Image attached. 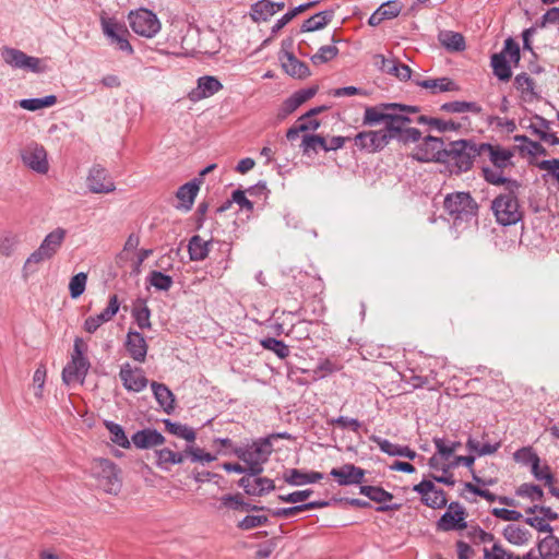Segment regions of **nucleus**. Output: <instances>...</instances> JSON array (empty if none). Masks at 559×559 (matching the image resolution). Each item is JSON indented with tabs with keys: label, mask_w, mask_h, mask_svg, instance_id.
Returning a JSON list of instances; mask_svg holds the SVG:
<instances>
[{
	"label": "nucleus",
	"mask_w": 559,
	"mask_h": 559,
	"mask_svg": "<svg viewBox=\"0 0 559 559\" xmlns=\"http://www.w3.org/2000/svg\"><path fill=\"white\" fill-rule=\"evenodd\" d=\"M421 501L427 507L441 509L447 504L445 492L442 489H438L436 486H433V489L428 493V496L421 498Z\"/></svg>",
	"instance_id": "6e6d98bb"
},
{
	"label": "nucleus",
	"mask_w": 559,
	"mask_h": 559,
	"mask_svg": "<svg viewBox=\"0 0 559 559\" xmlns=\"http://www.w3.org/2000/svg\"><path fill=\"white\" fill-rule=\"evenodd\" d=\"M480 157H488L496 168L503 169L511 164L513 153L488 143H480Z\"/></svg>",
	"instance_id": "aec40b11"
},
{
	"label": "nucleus",
	"mask_w": 559,
	"mask_h": 559,
	"mask_svg": "<svg viewBox=\"0 0 559 559\" xmlns=\"http://www.w3.org/2000/svg\"><path fill=\"white\" fill-rule=\"evenodd\" d=\"M157 464L162 467H167V465L181 464L185 460L183 454L174 452L170 449H162L157 450Z\"/></svg>",
	"instance_id": "8fccbe9b"
},
{
	"label": "nucleus",
	"mask_w": 559,
	"mask_h": 559,
	"mask_svg": "<svg viewBox=\"0 0 559 559\" xmlns=\"http://www.w3.org/2000/svg\"><path fill=\"white\" fill-rule=\"evenodd\" d=\"M329 506L328 501H311L288 508L267 509V511L275 518H292L307 510L320 509Z\"/></svg>",
	"instance_id": "bb28decb"
},
{
	"label": "nucleus",
	"mask_w": 559,
	"mask_h": 559,
	"mask_svg": "<svg viewBox=\"0 0 559 559\" xmlns=\"http://www.w3.org/2000/svg\"><path fill=\"white\" fill-rule=\"evenodd\" d=\"M131 440L139 449H148L165 442L164 436L155 429H143L136 431L132 436Z\"/></svg>",
	"instance_id": "393cba45"
},
{
	"label": "nucleus",
	"mask_w": 559,
	"mask_h": 559,
	"mask_svg": "<svg viewBox=\"0 0 559 559\" xmlns=\"http://www.w3.org/2000/svg\"><path fill=\"white\" fill-rule=\"evenodd\" d=\"M514 141L519 143L516 148L522 155L546 154V150L538 142L530 140L526 135H515Z\"/></svg>",
	"instance_id": "c9c22d12"
},
{
	"label": "nucleus",
	"mask_w": 559,
	"mask_h": 559,
	"mask_svg": "<svg viewBox=\"0 0 559 559\" xmlns=\"http://www.w3.org/2000/svg\"><path fill=\"white\" fill-rule=\"evenodd\" d=\"M283 61V68L292 76L306 78L309 75V68L306 63L299 61L294 55L287 53Z\"/></svg>",
	"instance_id": "ea45409f"
},
{
	"label": "nucleus",
	"mask_w": 559,
	"mask_h": 559,
	"mask_svg": "<svg viewBox=\"0 0 559 559\" xmlns=\"http://www.w3.org/2000/svg\"><path fill=\"white\" fill-rule=\"evenodd\" d=\"M222 88L223 85L217 78L204 75L198 79L197 87L191 91L189 97L191 100H200L213 96Z\"/></svg>",
	"instance_id": "412c9836"
},
{
	"label": "nucleus",
	"mask_w": 559,
	"mask_h": 559,
	"mask_svg": "<svg viewBox=\"0 0 559 559\" xmlns=\"http://www.w3.org/2000/svg\"><path fill=\"white\" fill-rule=\"evenodd\" d=\"M252 490H247V495L261 497L275 489L274 480L267 477L253 476Z\"/></svg>",
	"instance_id": "37998d69"
},
{
	"label": "nucleus",
	"mask_w": 559,
	"mask_h": 559,
	"mask_svg": "<svg viewBox=\"0 0 559 559\" xmlns=\"http://www.w3.org/2000/svg\"><path fill=\"white\" fill-rule=\"evenodd\" d=\"M440 109L442 111L452 112V114H463V112H473L479 114L481 111V107L474 102H449L441 105Z\"/></svg>",
	"instance_id": "4c0bfd02"
},
{
	"label": "nucleus",
	"mask_w": 559,
	"mask_h": 559,
	"mask_svg": "<svg viewBox=\"0 0 559 559\" xmlns=\"http://www.w3.org/2000/svg\"><path fill=\"white\" fill-rule=\"evenodd\" d=\"M513 457L518 463L531 465L532 472H535L537 469V463H540L539 456L530 447L516 450Z\"/></svg>",
	"instance_id": "a18cd8bd"
},
{
	"label": "nucleus",
	"mask_w": 559,
	"mask_h": 559,
	"mask_svg": "<svg viewBox=\"0 0 559 559\" xmlns=\"http://www.w3.org/2000/svg\"><path fill=\"white\" fill-rule=\"evenodd\" d=\"M483 174H484L485 180L491 185L499 186V185L508 182L511 186H518L515 181L508 180L506 177H503L502 169H499V168L493 169L490 167H483Z\"/></svg>",
	"instance_id": "13d9d810"
},
{
	"label": "nucleus",
	"mask_w": 559,
	"mask_h": 559,
	"mask_svg": "<svg viewBox=\"0 0 559 559\" xmlns=\"http://www.w3.org/2000/svg\"><path fill=\"white\" fill-rule=\"evenodd\" d=\"M360 493L377 503H384L393 499V495L381 487L360 486Z\"/></svg>",
	"instance_id": "49530a36"
},
{
	"label": "nucleus",
	"mask_w": 559,
	"mask_h": 559,
	"mask_svg": "<svg viewBox=\"0 0 559 559\" xmlns=\"http://www.w3.org/2000/svg\"><path fill=\"white\" fill-rule=\"evenodd\" d=\"M56 103L57 97L55 95H48L43 98H25L20 100L19 105L25 110L36 111L45 107H50Z\"/></svg>",
	"instance_id": "c03bdc74"
},
{
	"label": "nucleus",
	"mask_w": 559,
	"mask_h": 559,
	"mask_svg": "<svg viewBox=\"0 0 559 559\" xmlns=\"http://www.w3.org/2000/svg\"><path fill=\"white\" fill-rule=\"evenodd\" d=\"M397 109L400 111H419V108L416 106H406L396 103L380 104L378 106L367 107L365 109L362 123L366 126H374L381 122L385 123L389 111Z\"/></svg>",
	"instance_id": "9b49d317"
},
{
	"label": "nucleus",
	"mask_w": 559,
	"mask_h": 559,
	"mask_svg": "<svg viewBox=\"0 0 559 559\" xmlns=\"http://www.w3.org/2000/svg\"><path fill=\"white\" fill-rule=\"evenodd\" d=\"M330 475L340 486L360 485L364 481L365 471L352 463H346L338 468H332Z\"/></svg>",
	"instance_id": "dca6fc26"
},
{
	"label": "nucleus",
	"mask_w": 559,
	"mask_h": 559,
	"mask_svg": "<svg viewBox=\"0 0 559 559\" xmlns=\"http://www.w3.org/2000/svg\"><path fill=\"white\" fill-rule=\"evenodd\" d=\"M19 236L13 233H4L0 236V254L11 257L19 245Z\"/></svg>",
	"instance_id": "864d4df0"
},
{
	"label": "nucleus",
	"mask_w": 559,
	"mask_h": 559,
	"mask_svg": "<svg viewBox=\"0 0 559 559\" xmlns=\"http://www.w3.org/2000/svg\"><path fill=\"white\" fill-rule=\"evenodd\" d=\"M128 22L135 34L146 38L154 37L162 27L157 15L145 8L130 11Z\"/></svg>",
	"instance_id": "0eeeda50"
},
{
	"label": "nucleus",
	"mask_w": 559,
	"mask_h": 559,
	"mask_svg": "<svg viewBox=\"0 0 559 559\" xmlns=\"http://www.w3.org/2000/svg\"><path fill=\"white\" fill-rule=\"evenodd\" d=\"M444 210L454 221H468L477 215L478 205L468 192L447 194L443 201Z\"/></svg>",
	"instance_id": "20e7f679"
},
{
	"label": "nucleus",
	"mask_w": 559,
	"mask_h": 559,
	"mask_svg": "<svg viewBox=\"0 0 559 559\" xmlns=\"http://www.w3.org/2000/svg\"><path fill=\"white\" fill-rule=\"evenodd\" d=\"M443 141L440 138L428 135L424 139V141L418 144L413 153L412 157L419 162H447V152H445Z\"/></svg>",
	"instance_id": "9d476101"
},
{
	"label": "nucleus",
	"mask_w": 559,
	"mask_h": 559,
	"mask_svg": "<svg viewBox=\"0 0 559 559\" xmlns=\"http://www.w3.org/2000/svg\"><path fill=\"white\" fill-rule=\"evenodd\" d=\"M165 426L168 432L182 438L189 442H192L195 440V432L194 430L187 426L179 423H173L169 419L165 420Z\"/></svg>",
	"instance_id": "de8ad7c7"
},
{
	"label": "nucleus",
	"mask_w": 559,
	"mask_h": 559,
	"mask_svg": "<svg viewBox=\"0 0 559 559\" xmlns=\"http://www.w3.org/2000/svg\"><path fill=\"white\" fill-rule=\"evenodd\" d=\"M503 537L512 545L522 546L528 543L531 533L524 527L509 524L503 530Z\"/></svg>",
	"instance_id": "7c9ffc66"
},
{
	"label": "nucleus",
	"mask_w": 559,
	"mask_h": 559,
	"mask_svg": "<svg viewBox=\"0 0 559 559\" xmlns=\"http://www.w3.org/2000/svg\"><path fill=\"white\" fill-rule=\"evenodd\" d=\"M497 222L502 226L515 225L522 218V211L513 191L499 194L491 203Z\"/></svg>",
	"instance_id": "39448f33"
},
{
	"label": "nucleus",
	"mask_w": 559,
	"mask_h": 559,
	"mask_svg": "<svg viewBox=\"0 0 559 559\" xmlns=\"http://www.w3.org/2000/svg\"><path fill=\"white\" fill-rule=\"evenodd\" d=\"M147 282L157 290L163 292L169 290L174 284L173 277L160 271H152L147 276Z\"/></svg>",
	"instance_id": "3c124183"
},
{
	"label": "nucleus",
	"mask_w": 559,
	"mask_h": 559,
	"mask_svg": "<svg viewBox=\"0 0 559 559\" xmlns=\"http://www.w3.org/2000/svg\"><path fill=\"white\" fill-rule=\"evenodd\" d=\"M414 114L413 111H400L390 110L384 123L383 131H386L385 134L389 140L396 139L397 135L403 131L406 124L413 122L414 120L409 118V115Z\"/></svg>",
	"instance_id": "6ab92c4d"
},
{
	"label": "nucleus",
	"mask_w": 559,
	"mask_h": 559,
	"mask_svg": "<svg viewBox=\"0 0 559 559\" xmlns=\"http://www.w3.org/2000/svg\"><path fill=\"white\" fill-rule=\"evenodd\" d=\"M439 40L443 47L452 51H461L465 48L464 37L460 33L451 31L441 32Z\"/></svg>",
	"instance_id": "58836bf2"
},
{
	"label": "nucleus",
	"mask_w": 559,
	"mask_h": 559,
	"mask_svg": "<svg viewBox=\"0 0 559 559\" xmlns=\"http://www.w3.org/2000/svg\"><path fill=\"white\" fill-rule=\"evenodd\" d=\"M445 152V163H453L460 171H467L471 169L474 159L480 157V144L469 140H459L451 142Z\"/></svg>",
	"instance_id": "f03ea898"
},
{
	"label": "nucleus",
	"mask_w": 559,
	"mask_h": 559,
	"mask_svg": "<svg viewBox=\"0 0 559 559\" xmlns=\"http://www.w3.org/2000/svg\"><path fill=\"white\" fill-rule=\"evenodd\" d=\"M119 378L128 391L141 392L148 383L141 368H133L129 362L121 366Z\"/></svg>",
	"instance_id": "4468645a"
},
{
	"label": "nucleus",
	"mask_w": 559,
	"mask_h": 559,
	"mask_svg": "<svg viewBox=\"0 0 559 559\" xmlns=\"http://www.w3.org/2000/svg\"><path fill=\"white\" fill-rule=\"evenodd\" d=\"M3 61L14 69H21L34 73H43L47 70L45 62L37 58L27 56L20 49L3 47L1 49Z\"/></svg>",
	"instance_id": "6e6552de"
},
{
	"label": "nucleus",
	"mask_w": 559,
	"mask_h": 559,
	"mask_svg": "<svg viewBox=\"0 0 559 559\" xmlns=\"http://www.w3.org/2000/svg\"><path fill=\"white\" fill-rule=\"evenodd\" d=\"M271 438H260L250 444L233 448V453L247 465L250 476L261 475L264 471L263 465L273 451Z\"/></svg>",
	"instance_id": "f257e3e1"
},
{
	"label": "nucleus",
	"mask_w": 559,
	"mask_h": 559,
	"mask_svg": "<svg viewBox=\"0 0 559 559\" xmlns=\"http://www.w3.org/2000/svg\"><path fill=\"white\" fill-rule=\"evenodd\" d=\"M274 15L271 0H260L251 5L250 16L254 22L266 21Z\"/></svg>",
	"instance_id": "79ce46f5"
},
{
	"label": "nucleus",
	"mask_w": 559,
	"mask_h": 559,
	"mask_svg": "<svg viewBox=\"0 0 559 559\" xmlns=\"http://www.w3.org/2000/svg\"><path fill=\"white\" fill-rule=\"evenodd\" d=\"M333 17V11H322L307 19L302 25V32H314L326 26Z\"/></svg>",
	"instance_id": "2f4dec72"
},
{
	"label": "nucleus",
	"mask_w": 559,
	"mask_h": 559,
	"mask_svg": "<svg viewBox=\"0 0 559 559\" xmlns=\"http://www.w3.org/2000/svg\"><path fill=\"white\" fill-rule=\"evenodd\" d=\"M87 345L83 338L76 337L74 340L73 353L71 361L62 370V380L69 384L72 382H82L90 369V361L85 357Z\"/></svg>",
	"instance_id": "7ed1b4c3"
},
{
	"label": "nucleus",
	"mask_w": 559,
	"mask_h": 559,
	"mask_svg": "<svg viewBox=\"0 0 559 559\" xmlns=\"http://www.w3.org/2000/svg\"><path fill=\"white\" fill-rule=\"evenodd\" d=\"M537 549L543 558H557L559 557V538L550 534L538 542Z\"/></svg>",
	"instance_id": "f704fd0d"
},
{
	"label": "nucleus",
	"mask_w": 559,
	"mask_h": 559,
	"mask_svg": "<svg viewBox=\"0 0 559 559\" xmlns=\"http://www.w3.org/2000/svg\"><path fill=\"white\" fill-rule=\"evenodd\" d=\"M511 552L506 550L500 544H493L491 550L484 549V559H510Z\"/></svg>",
	"instance_id": "774afa93"
},
{
	"label": "nucleus",
	"mask_w": 559,
	"mask_h": 559,
	"mask_svg": "<svg viewBox=\"0 0 559 559\" xmlns=\"http://www.w3.org/2000/svg\"><path fill=\"white\" fill-rule=\"evenodd\" d=\"M370 439L379 447L383 453H386L391 456H402L409 460H414L416 457V452L408 447L392 443L391 441L377 436H372Z\"/></svg>",
	"instance_id": "a878e982"
},
{
	"label": "nucleus",
	"mask_w": 559,
	"mask_h": 559,
	"mask_svg": "<svg viewBox=\"0 0 559 559\" xmlns=\"http://www.w3.org/2000/svg\"><path fill=\"white\" fill-rule=\"evenodd\" d=\"M186 454L191 457L192 462L210 463L216 460L215 455L204 452V450L197 447H188Z\"/></svg>",
	"instance_id": "69168bd1"
},
{
	"label": "nucleus",
	"mask_w": 559,
	"mask_h": 559,
	"mask_svg": "<svg viewBox=\"0 0 559 559\" xmlns=\"http://www.w3.org/2000/svg\"><path fill=\"white\" fill-rule=\"evenodd\" d=\"M151 388L159 406L170 414L175 409V396L167 385L153 381Z\"/></svg>",
	"instance_id": "cd10ccee"
},
{
	"label": "nucleus",
	"mask_w": 559,
	"mask_h": 559,
	"mask_svg": "<svg viewBox=\"0 0 559 559\" xmlns=\"http://www.w3.org/2000/svg\"><path fill=\"white\" fill-rule=\"evenodd\" d=\"M516 496L528 498L532 501H542L544 498L543 489L534 484L524 483L515 490Z\"/></svg>",
	"instance_id": "5fc2aeb1"
},
{
	"label": "nucleus",
	"mask_w": 559,
	"mask_h": 559,
	"mask_svg": "<svg viewBox=\"0 0 559 559\" xmlns=\"http://www.w3.org/2000/svg\"><path fill=\"white\" fill-rule=\"evenodd\" d=\"M118 310L119 301L117 296L114 295L110 297L107 307L100 313L91 316L84 321V330L91 334L95 333L102 324L109 322Z\"/></svg>",
	"instance_id": "a211bd4d"
},
{
	"label": "nucleus",
	"mask_w": 559,
	"mask_h": 559,
	"mask_svg": "<svg viewBox=\"0 0 559 559\" xmlns=\"http://www.w3.org/2000/svg\"><path fill=\"white\" fill-rule=\"evenodd\" d=\"M133 317H134V320H135L138 326L141 330L150 329L151 328V321H150L151 311H150V309H148V307L146 305H143L141 307H136L133 310Z\"/></svg>",
	"instance_id": "0e129e2a"
},
{
	"label": "nucleus",
	"mask_w": 559,
	"mask_h": 559,
	"mask_svg": "<svg viewBox=\"0 0 559 559\" xmlns=\"http://www.w3.org/2000/svg\"><path fill=\"white\" fill-rule=\"evenodd\" d=\"M93 475L97 479L98 486L109 495H118L122 481L120 478V471L117 465L107 459H98L93 465Z\"/></svg>",
	"instance_id": "423d86ee"
},
{
	"label": "nucleus",
	"mask_w": 559,
	"mask_h": 559,
	"mask_svg": "<svg viewBox=\"0 0 559 559\" xmlns=\"http://www.w3.org/2000/svg\"><path fill=\"white\" fill-rule=\"evenodd\" d=\"M300 147L305 155H310L311 152L317 153L318 148L328 152L326 140L320 134H305Z\"/></svg>",
	"instance_id": "e433bc0d"
},
{
	"label": "nucleus",
	"mask_w": 559,
	"mask_h": 559,
	"mask_svg": "<svg viewBox=\"0 0 559 559\" xmlns=\"http://www.w3.org/2000/svg\"><path fill=\"white\" fill-rule=\"evenodd\" d=\"M86 181L93 193H109L116 189L114 181L108 178L107 170L100 165H94L90 169Z\"/></svg>",
	"instance_id": "2eb2a0df"
},
{
	"label": "nucleus",
	"mask_w": 559,
	"mask_h": 559,
	"mask_svg": "<svg viewBox=\"0 0 559 559\" xmlns=\"http://www.w3.org/2000/svg\"><path fill=\"white\" fill-rule=\"evenodd\" d=\"M337 53H338V49L336 46H332V45L322 46V47H320L318 52L311 57V61L313 64L325 63V62L332 60L333 58H335L337 56Z\"/></svg>",
	"instance_id": "bf43d9fd"
},
{
	"label": "nucleus",
	"mask_w": 559,
	"mask_h": 559,
	"mask_svg": "<svg viewBox=\"0 0 559 559\" xmlns=\"http://www.w3.org/2000/svg\"><path fill=\"white\" fill-rule=\"evenodd\" d=\"M66 237L67 230L62 227H58L45 236L39 248L52 259L61 249Z\"/></svg>",
	"instance_id": "b1692460"
},
{
	"label": "nucleus",
	"mask_w": 559,
	"mask_h": 559,
	"mask_svg": "<svg viewBox=\"0 0 559 559\" xmlns=\"http://www.w3.org/2000/svg\"><path fill=\"white\" fill-rule=\"evenodd\" d=\"M260 344L264 349L273 352L281 359H285L289 355L288 346L283 341L274 337L263 338Z\"/></svg>",
	"instance_id": "09e8293b"
},
{
	"label": "nucleus",
	"mask_w": 559,
	"mask_h": 559,
	"mask_svg": "<svg viewBox=\"0 0 559 559\" xmlns=\"http://www.w3.org/2000/svg\"><path fill=\"white\" fill-rule=\"evenodd\" d=\"M129 355L139 362H144L147 354V344L144 336L136 331H129L126 340Z\"/></svg>",
	"instance_id": "4be33fe9"
},
{
	"label": "nucleus",
	"mask_w": 559,
	"mask_h": 559,
	"mask_svg": "<svg viewBox=\"0 0 559 559\" xmlns=\"http://www.w3.org/2000/svg\"><path fill=\"white\" fill-rule=\"evenodd\" d=\"M385 132L386 131H383L382 129L377 131L359 132L355 135L354 143L361 151H367L369 153L379 152L390 142Z\"/></svg>",
	"instance_id": "ddd939ff"
},
{
	"label": "nucleus",
	"mask_w": 559,
	"mask_h": 559,
	"mask_svg": "<svg viewBox=\"0 0 559 559\" xmlns=\"http://www.w3.org/2000/svg\"><path fill=\"white\" fill-rule=\"evenodd\" d=\"M23 163L38 174H46L49 169L47 153L43 145L32 143L21 153Z\"/></svg>",
	"instance_id": "f8f14e48"
},
{
	"label": "nucleus",
	"mask_w": 559,
	"mask_h": 559,
	"mask_svg": "<svg viewBox=\"0 0 559 559\" xmlns=\"http://www.w3.org/2000/svg\"><path fill=\"white\" fill-rule=\"evenodd\" d=\"M211 241H206L199 235L189 240L188 252L191 261H203L210 252Z\"/></svg>",
	"instance_id": "c85d7f7f"
},
{
	"label": "nucleus",
	"mask_w": 559,
	"mask_h": 559,
	"mask_svg": "<svg viewBox=\"0 0 559 559\" xmlns=\"http://www.w3.org/2000/svg\"><path fill=\"white\" fill-rule=\"evenodd\" d=\"M87 282V274L80 272L71 277L69 283L70 296L73 299L79 298L85 290Z\"/></svg>",
	"instance_id": "4d7b16f0"
},
{
	"label": "nucleus",
	"mask_w": 559,
	"mask_h": 559,
	"mask_svg": "<svg viewBox=\"0 0 559 559\" xmlns=\"http://www.w3.org/2000/svg\"><path fill=\"white\" fill-rule=\"evenodd\" d=\"M105 426L110 432V439L114 443L124 449L130 447V441L120 425L114 421H106Z\"/></svg>",
	"instance_id": "603ef678"
},
{
	"label": "nucleus",
	"mask_w": 559,
	"mask_h": 559,
	"mask_svg": "<svg viewBox=\"0 0 559 559\" xmlns=\"http://www.w3.org/2000/svg\"><path fill=\"white\" fill-rule=\"evenodd\" d=\"M491 67L493 74L501 81H509L512 76L511 67L504 56V52L493 53L491 56Z\"/></svg>",
	"instance_id": "473e14b6"
},
{
	"label": "nucleus",
	"mask_w": 559,
	"mask_h": 559,
	"mask_svg": "<svg viewBox=\"0 0 559 559\" xmlns=\"http://www.w3.org/2000/svg\"><path fill=\"white\" fill-rule=\"evenodd\" d=\"M419 86L431 90L432 93L455 91L457 86L449 78L429 79L418 83Z\"/></svg>",
	"instance_id": "a19ab883"
},
{
	"label": "nucleus",
	"mask_w": 559,
	"mask_h": 559,
	"mask_svg": "<svg viewBox=\"0 0 559 559\" xmlns=\"http://www.w3.org/2000/svg\"><path fill=\"white\" fill-rule=\"evenodd\" d=\"M416 122L420 124H428L431 129H435L439 132H447V131H456L461 128V123L456 122L452 119L444 120L440 118H431L427 116H418L416 118Z\"/></svg>",
	"instance_id": "c756f323"
},
{
	"label": "nucleus",
	"mask_w": 559,
	"mask_h": 559,
	"mask_svg": "<svg viewBox=\"0 0 559 559\" xmlns=\"http://www.w3.org/2000/svg\"><path fill=\"white\" fill-rule=\"evenodd\" d=\"M100 25L104 35L107 37L111 46H115L127 55H132L134 52L133 47L128 39L129 31L123 23H120L112 17H102Z\"/></svg>",
	"instance_id": "1a4fd4ad"
},
{
	"label": "nucleus",
	"mask_w": 559,
	"mask_h": 559,
	"mask_svg": "<svg viewBox=\"0 0 559 559\" xmlns=\"http://www.w3.org/2000/svg\"><path fill=\"white\" fill-rule=\"evenodd\" d=\"M379 14L384 17V20L396 17L401 10L402 5L399 1H388L379 7Z\"/></svg>",
	"instance_id": "338daca9"
},
{
	"label": "nucleus",
	"mask_w": 559,
	"mask_h": 559,
	"mask_svg": "<svg viewBox=\"0 0 559 559\" xmlns=\"http://www.w3.org/2000/svg\"><path fill=\"white\" fill-rule=\"evenodd\" d=\"M464 515V509L459 503H451L449 510L437 522V528L443 532L465 528Z\"/></svg>",
	"instance_id": "f3484780"
},
{
	"label": "nucleus",
	"mask_w": 559,
	"mask_h": 559,
	"mask_svg": "<svg viewBox=\"0 0 559 559\" xmlns=\"http://www.w3.org/2000/svg\"><path fill=\"white\" fill-rule=\"evenodd\" d=\"M269 523V519L265 515H247L239 523L238 527L243 531H249L259 526H263Z\"/></svg>",
	"instance_id": "052dcab7"
},
{
	"label": "nucleus",
	"mask_w": 559,
	"mask_h": 559,
	"mask_svg": "<svg viewBox=\"0 0 559 559\" xmlns=\"http://www.w3.org/2000/svg\"><path fill=\"white\" fill-rule=\"evenodd\" d=\"M286 335L298 341L308 338L310 336L309 322L299 321L293 324Z\"/></svg>",
	"instance_id": "e2e57ef3"
},
{
	"label": "nucleus",
	"mask_w": 559,
	"mask_h": 559,
	"mask_svg": "<svg viewBox=\"0 0 559 559\" xmlns=\"http://www.w3.org/2000/svg\"><path fill=\"white\" fill-rule=\"evenodd\" d=\"M48 260H51V258H49L48 254L38 247L24 262L22 270L23 276L28 277L36 273L38 271V265Z\"/></svg>",
	"instance_id": "72a5a7b5"
},
{
	"label": "nucleus",
	"mask_w": 559,
	"mask_h": 559,
	"mask_svg": "<svg viewBox=\"0 0 559 559\" xmlns=\"http://www.w3.org/2000/svg\"><path fill=\"white\" fill-rule=\"evenodd\" d=\"M202 183V179H193L185 185H182L176 193L177 199L180 201V204L177 209H182L185 211H190L194 203V199L200 190V186Z\"/></svg>",
	"instance_id": "5701e85b"
},
{
	"label": "nucleus",
	"mask_w": 559,
	"mask_h": 559,
	"mask_svg": "<svg viewBox=\"0 0 559 559\" xmlns=\"http://www.w3.org/2000/svg\"><path fill=\"white\" fill-rule=\"evenodd\" d=\"M284 480L292 486H302L308 484V476L300 469L290 468L284 473Z\"/></svg>",
	"instance_id": "680f3d73"
}]
</instances>
